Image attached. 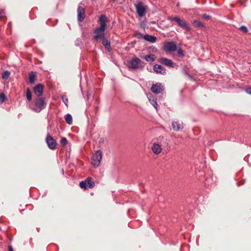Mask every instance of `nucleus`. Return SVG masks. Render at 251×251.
Masks as SVG:
<instances>
[{
    "instance_id": "nucleus-1",
    "label": "nucleus",
    "mask_w": 251,
    "mask_h": 251,
    "mask_svg": "<svg viewBox=\"0 0 251 251\" xmlns=\"http://www.w3.org/2000/svg\"><path fill=\"white\" fill-rule=\"evenodd\" d=\"M46 99L43 97H37L34 99L33 104L31 105V109L36 113L41 112L46 106Z\"/></svg>"
},
{
    "instance_id": "nucleus-2",
    "label": "nucleus",
    "mask_w": 251,
    "mask_h": 251,
    "mask_svg": "<svg viewBox=\"0 0 251 251\" xmlns=\"http://www.w3.org/2000/svg\"><path fill=\"white\" fill-rule=\"evenodd\" d=\"M128 67L131 70L142 69L144 67V63L139 58L134 57L130 60Z\"/></svg>"
},
{
    "instance_id": "nucleus-3",
    "label": "nucleus",
    "mask_w": 251,
    "mask_h": 251,
    "mask_svg": "<svg viewBox=\"0 0 251 251\" xmlns=\"http://www.w3.org/2000/svg\"><path fill=\"white\" fill-rule=\"evenodd\" d=\"M102 159V152L100 151H97L92 156V164L95 168L98 167L100 164Z\"/></svg>"
},
{
    "instance_id": "nucleus-4",
    "label": "nucleus",
    "mask_w": 251,
    "mask_h": 251,
    "mask_svg": "<svg viewBox=\"0 0 251 251\" xmlns=\"http://www.w3.org/2000/svg\"><path fill=\"white\" fill-rule=\"evenodd\" d=\"M167 19L170 21L176 22L179 26L185 29L187 31H190L191 30V28L188 26L186 22L178 17H168Z\"/></svg>"
},
{
    "instance_id": "nucleus-5",
    "label": "nucleus",
    "mask_w": 251,
    "mask_h": 251,
    "mask_svg": "<svg viewBox=\"0 0 251 251\" xmlns=\"http://www.w3.org/2000/svg\"><path fill=\"white\" fill-rule=\"evenodd\" d=\"M134 36L135 37H137L139 39L143 38L146 41L151 43H154L157 41V38L155 36L149 35V34H146L145 35H143V34L139 32H136L134 34Z\"/></svg>"
},
{
    "instance_id": "nucleus-6",
    "label": "nucleus",
    "mask_w": 251,
    "mask_h": 251,
    "mask_svg": "<svg viewBox=\"0 0 251 251\" xmlns=\"http://www.w3.org/2000/svg\"><path fill=\"white\" fill-rule=\"evenodd\" d=\"M136 13L140 17H144L147 12V6L142 1H139L135 6Z\"/></svg>"
},
{
    "instance_id": "nucleus-7",
    "label": "nucleus",
    "mask_w": 251,
    "mask_h": 251,
    "mask_svg": "<svg viewBox=\"0 0 251 251\" xmlns=\"http://www.w3.org/2000/svg\"><path fill=\"white\" fill-rule=\"evenodd\" d=\"M105 29L103 28H100V26L97 27L94 30V35L93 39L95 40H98L103 38L105 36Z\"/></svg>"
},
{
    "instance_id": "nucleus-8",
    "label": "nucleus",
    "mask_w": 251,
    "mask_h": 251,
    "mask_svg": "<svg viewBox=\"0 0 251 251\" xmlns=\"http://www.w3.org/2000/svg\"><path fill=\"white\" fill-rule=\"evenodd\" d=\"M164 90V86L160 83L153 84L151 88V91L156 94H162Z\"/></svg>"
},
{
    "instance_id": "nucleus-9",
    "label": "nucleus",
    "mask_w": 251,
    "mask_h": 251,
    "mask_svg": "<svg viewBox=\"0 0 251 251\" xmlns=\"http://www.w3.org/2000/svg\"><path fill=\"white\" fill-rule=\"evenodd\" d=\"M164 50L168 52H172L177 50V46L175 42H168L164 44Z\"/></svg>"
},
{
    "instance_id": "nucleus-10",
    "label": "nucleus",
    "mask_w": 251,
    "mask_h": 251,
    "mask_svg": "<svg viewBox=\"0 0 251 251\" xmlns=\"http://www.w3.org/2000/svg\"><path fill=\"white\" fill-rule=\"evenodd\" d=\"M159 62L166 66L172 68H174L176 66V64L172 60L167 58H160L159 59Z\"/></svg>"
},
{
    "instance_id": "nucleus-11",
    "label": "nucleus",
    "mask_w": 251,
    "mask_h": 251,
    "mask_svg": "<svg viewBox=\"0 0 251 251\" xmlns=\"http://www.w3.org/2000/svg\"><path fill=\"white\" fill-rule=\"evenodd\" d=\"M46 143L50 149H54L56 145V142L54 139L50 135H48L46 138Z\"/></svg>"
},
{
    "instance_id": "nucleus-12",
    "label": "nucleus",
    "mask_w": 251,
    "mask_h": 251,
    "mask_svg": "<svg viewBox=\"0 0 251 251\" xmlns=\"http://www.w3.org/2000/svg\"><path fill=\"white\" fill-rule=\"evenodd\" d=\"M85 8L79 6L77 10V21L79 22H82L85 18Z\"/></svg>"
},
{
    "instance_id": "nucleus-13",
    "label": "nucleus",
    "mask_w": 251,
    "mask_h": 251,
    "mask_svg": "<svg viewBox=\"0 0 251 251\" xmlns=\"http://www.w3.org/2000/svg\"><path fill=\"white\" fill-rule=\"evenodd\" d=\"M43 89L44 85L43 84H38L33 88V92L37 97H42Z\"/></svg>"
},
{
    "instance_id": "nucleus-14",
    "label": "nucleus",
    "mask_w": 251,
    "mask_h": 251,
    "mask_svg": "<svg viewBox=\"0 0 251 251\" xmlns=\"http://www.w3.org/2000/svg\"><path fill=\"white\" fill-rule=\"evenodd\" d=\"M154 71L157 74L165 75L166 74V69L161 65L155 64L153 67Z\"/></svg>"
},
{
    "instance_id": "nucleus-15",
    "label": "nucleus",
    "mask_w": 251,
    "mask_h": 251,
    "mask_svg": "<svg viewBox=\"0 0 251 251\" xmlns=\"http://www.w3.org/2000/svg\"><path fill=\"white\" fill-rule=\"evenodd\" d=\"M147 97L151 104L157 110L158 104L156 101V99L151 94H148Z\"/></svg>"
},
{
    "instance_id": "nucleus-16",
    "label": "nucleus",
    "mask_w": 251,
    "mask_h": 251,
    "mask_svg": "<svg viewBox=\"0 0 251 251\" xmlns=\"http://www.w3.org/2000/svg\"><path fill=\"white\" fill-rule=\"evenodd\" d=\"M99 22L100 23V28L106 29V23L107 22V18L104 14H102L99 17Z\"/></svg>"
},
{
    "instance_id": "nucleus-17",
    "label": "nucleus",
    "mask_w": 251,
    "mask_h": 251,
    "mask_svg": "<svg viewBox=\"0 0 251 251\" xmlns=\"http://www.w3.org/2000/svg\"><path fill=\"white\" fill-rule=\"evenodd\" d=\"M151 150L153 153L156 154H158L161 152L162 148L159 144L154 143L151 146Z\"/></svg>"
},
{
    "instance_id": "nucleus-18",
    "label": "nucleus",
    "mask_w": 251,
    "mask_h": 251,
    "mask_svg": "<svg viewBox=\"0 0 251 251\" xmlns=\"http://www.w3.org/2000/svg\"><path fill=\"white\" fill-rule=\"evenodd\" d=\"M102 40V44L104 46L105 49L109 51H110V43L109 40L106 38V37H104L103 38L100 39Z\"/></svg>"
},
{
    "instance_id": "nucleus-19",
    "label": "nucleus",
    "mask_w": 251,
    "mask_h": 251,
    "mask_svg": "<svg viewBox=\"0 0 251 251\" xmlns=\"http://www.w3.org/2000/svg\"><path fill=\"white\" fill-rule=\"evenodd\" d=\"M172 127L174 131H177L182 129L183 126L182 124H180L177 122L174 121L172 123Z\"/></svg>"
},
{
    "instance_id": "nucleus-20",
    "label": "nucleus",
    "mask_w": 251,
    "mask_h": 251,
    "mask_svg": "<svg viewBox=\"0 0 251 251\" xmlns=\"http://www.w3.org/2000/svg\"><path fill=\"white\" fill-rule=\"evenodd\" d=\"M36 79V73L31 71L29 74V81L30 84H33L35 83Z\"/></svg>"
},
{
    "instance_id": "nucleus-21",
    "label": "nucleus",
    "mask_w": 251,
    "mask_h": 251,
    "mask_svg": "<svg viewBox=\"0 0 251 251\" xmlns=\"http://www.w3.org/2000/svg\"><path fill=\"white\" fill-rule=\"evenodd\" d=\"M85 181L87 184V186L89 188H92L95 186V182L92 180V178L90 177H88Z\"/></svg>"
},
{
    "instance_id": "nucleus-22",
    "label": "nucleus",
    "mask_w": 251,
    "mask_h": 251,
    "mask_svg": "<svg viewBox=\"0 0 251 251\" xmlns=\"http://www.w3.org/2000/svg\"><path fill=\"white\" fill-rule=\"evenodd\" d=\"M145 59L147 62H153L155 60V55L153 54H147L145 56Z\"/></svg>"
},
{
    "instance_id": "nucleus-23",
    "label": "nucleus",
    "mask_w": 251,
    "mask_h": 251,
    "mask_svg": "<svg viewBox=\"0 0 251 251\" xmlns=\"http://www.w3.org/2000/svg\"><path fill=\"white\" fill-rule=\"evenodd\" d=\"M65 119L66 122L69 124L71 125L73 123V118L72 115L70 114H67L65 116Z\"/></svg>"
},
{
    "instance_id": "nucleus-24",
    "label": "nucleus",
    "mask_w": 251,
    "mask_h": 251,
    "mask_svg": "<svg viewBox=\"0 0 251 251\" xmlns=\"http://www.w3.org/2000/svg\"><path fill=\"white\" fill-rule=\"evenodd\" d=\"M193 24L194 26L196 27H201L204 26L203 24L198 20H194Z\"/></svg>"
},
{
    "instance_id": "nucleus-25",
    "label": "nucleus",
    "mask_w": 251,
    "mask_h": 251,
    "mask_svg": "<svg viewBox=\"0 0 251 251\" xmlns=\"http://www.w3.org/2000/svg\"><path fill=\"white\" fill-rule=\"evenodd\" d=\"M26 96L28 100L30 101L32 99V94L29 88H27L26 92Z\"/></svg>"
},
{
    "instance_id": "nucleus-26",
    "label": "nucleus",
    "mask_w": 251,
    "mask_h": 251,
    "mask_svg": "<svg viewBox=\"0 0 251 251\" xmlns=\"http://www.w3.org/2000/svg\"><path fill=\"white\" fill-rule=\"evenodd\" d=\"M10 73L8 71H4L2 74V78L3 79H7L9 76Z\"/></svg>"
},
{
    "instance_id": "nucleus-27",
    "label": "nucleus",
    "mask_w": 251,
    "mask_h": 251,
    "mask_svg": "<svg viewBox=\"0 0 251 251\" xmlns=\"http://www.w3.org/2000/svg\"><path fill=\"white\" fill-rule=\"evenodd\" d=\"M177 51L178 55L179 57H183L184 56V51L182 50L181 48H179L178 49H177Z\"/></svg>"
},
{
    "instance_id": "nucleus-28",
    "label": "nucleus",
    "mask_w": 251,
    "mask_h": 251,
    "mask_svg": "<svg viewBox=\"0 0 251 251\" xmlns=\"http://www.w3.org/2000/svg\"><path fill=\"white\" fill-rule=\"evenodd\" d=\"M6 99V97L3 93L0 94V103H3Z\"/></svg>"
},
{
    "instance_id": "nucleus-29",
    "label": "nucleus",
    "mask_w": 251,
    "mask_h": 251,
    "mask_svg": "<svg viewBox=\"0 0 251 251\" xmlns=\"http://www.w3.org/2000/svg\"><path fill=\"white\" fill-rule=\"evenodd\" d=\"M79 186L81 188L86 190L87 189V184L84 181H82L79 183Z\"/></svg>"
},
{
    "instance_id": "nucleus-30",
    "label": "nucleus",
    "mask_w": 251,
    "mask_h": 251,
    "mask_svg": "<svg viewBox=\"0 0 251 251\" xmlns=\"http://www.w3.org/2000/svg\"><path fill=\"white\" fill-rule=\"evenodd\" d=\"M62 100L64 103V104L66 105V106H68V99L66 95H64L62 96Z\"/></svg>"
},
{
    "instance_id": "nucleus-31",
    "label": "nucleus",
    "mask_w": 251,
    "mask_h": 251,
    "mask_svg": "<svg viewBox=\"0 0 251 251\" xmlns=\"http://www.w3.org/2000/svg\"><path fill=\"white\" fill-rule=\"evenodd\" d=\"M60 144L61 145H62L63 146H65L67 143V140L66 138L63 137L60 140Z\"/></svg>"
},
{
    "instance_id": "nucleus-32",
    "label": "nucleus",
    "mask_w": 251,
    "mask_h": 251,
    "mask_svg": "<svg viewBox=\"0 0 251 251\" xmlns=\"http://www.w3.org/2000/svg\"><path fill=\"white\" fill-rule=\"evenodd\" d=\"M82 44V41L80 38H77L75 41V45L76 46H79Z\"/></svg>"
},
{
    "instance_id": "nucleus-33",
    "label": "nucleus",
    "mask_w": 251,
    "mask_h": 251,
    "mask_svg": "<svg viewBox=\"0 0 251 251\" xmlns=\"http://www.w3.org/2000/svg\"><path fill=\"white\" fill-rule=\"evenodd\" d=\"M239 29L242 30L244 33H247L248 32V29L247 27L244 25L240 26Z\"/></svg>"
},
{
    "instance_id": "nucleus-34",
    "label": "nucleus",
    "mask_w": 251,
    "mask_h": 251,
    "mask_svg": "<svg viewBox=\"0 0 251 251\" xmlns=\"http://www.w3.org/2000/svg\"><path fill=\"white\" fill-rule=\"evenodd\" d=\"M202 17L207 20H209L210 19V16L208 15H207L206 14H204L202 15Z\"/></svg>"
},
{
    "instance_id": "nucleus-35",
    "label": "nucleus",
    "mask_w": 251,
    "mask_h": 251,
    "mask_svg": "<svg viewBox=\"0 0 251 251\" xmlns=\"http://www.w3.org/2000/svg\"><path fill=\"white\" fill-rule=\"evenodd\" d=\"M246 91L248 94L251 95V87L247 88Z\"/></svg>"
},
{
    "instance_id": "nucleus-36",
    "label": "nucleus",
    "mask_w": 251,
    "mask_h": 251,
    "mask_svg": "<svg viewBox=\"0 0 251 251\" xmlns=\"http://www.w3.org/2000/svg\"><path fill=\"white\" fill-rule=\"evenodd\" d=\"M8 250H9V251H14L13 248L11 246H8Z\"/></svg>"
},
{
    "instance_id": "nucleus-37",
    "label": "nucleus",
    "mask_w": 251,
    "mask_h": 251,
    "mask_svg": "<svg viewBox=\"0 0 251 251\" xmlns=\"http://www.w3.org/2000/svg\"><path fill=\"white\" fill-rule=\"evenodd\" d=\"M62 172L63 173V174H64V170L63 169L62 170Z\"/></svg>"
}]
</instances>
